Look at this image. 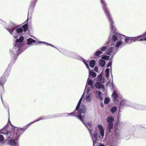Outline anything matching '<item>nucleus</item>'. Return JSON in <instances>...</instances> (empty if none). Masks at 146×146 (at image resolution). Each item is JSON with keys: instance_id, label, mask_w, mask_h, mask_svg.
I'll use <instances>...</instances> for the list:
<instances>
[{"instance_id": "39448f33", "label": "nucleus", "mask_w": 146, "mask_h": 146, "mask_svg": "<svg viewBox=\"0 0 146 146\" xmlns=\"http://www.w3.org/2000/svg\"><path fill=\"white\" fill-rule=\"evenodd\" d=\"M12 27L7 29L8 31L15 38H18L19 36V34L24 31H26L28 29L27 25H24L22 27L17 26L15 27V25L14 23H11L10 25Z\"/></svg>"}, {"instance_id": "6ab92c4d", "label": "nucleus", "mask_w": 146, "mask_h": 146, "mask_svg": "<svg viewBox=\"0 0 146 146\" xmlns=\"http://www.w3.org/2000/svg\"><path fill=\"white\" fill-rule=\"evenodd\" d=\"M142 106L139 105H136L135 106H133V108L136 109H137L140 110H143V109L142 108Z\"/></svg>"}, {"instance_id": "2eb2a0df", "label": "nucleus", "mask_w": 146, "mask_h": 146, "mask_svg": "<svg viewBox=\"0 0 146 146\" xmlns=\"http://www.w3.org/2000/svg\"><path fill=\"white\" fill-rule=\"evenodd\" d=\"M96 96L97 98L100 100H102V98L101 96L102 93L100 91H97L96 92Z\"/></svg>"}, {"instance_id": "aec40b11", "label": "nucleus", "mask_w": 146, "mask_h": 146, "mask_svg": "<svg viewBox=\"0 0 146 146\" xmlns=\"http://www.w3.org/2000/svg\"><path fill=\"white\" fill-rule=\"evenodd\" d=\"M95 64V61L94 60L91 61L89 63V65L91 67H93Z\"/></svg>"}, {"instance_id": "473e14b6", "label": "nucleus", "mask_w": 146, "mask_h": 146, "mask_svg": "<svg viewBox=\"0 0 146 146\" xmlns=\"http://www.w3.org/2000/svg\"><path fill=\"white\" fill-rule=\"evenodd\" d=\"M111 62H110L108 64L107 67H109L110 66H111Z\"/></svg>"}, {"instance_id": "f8f14e48", "label": "nucleus", "mask_w": 146, "mask_h": 146, "mask_svg": "<svg viewBox=\"0 0 146 146\" xmlns=\"http://www.w3.org/2000/svg\"><path fill=\"white\" fill-rule=\"evenodd\" d=\"M109 58V57L108 56H104L102 57V59L100 60V64L102 67L104 66L105 65L106 62L104 60H108Z\"/></svg>"}, {"instance_id": "c9c22d12", "label": "nucleus", "mask_w": 146, "mask_h": 146, "mask_svg": "<svg viewBox=\"0 0 146 146\" xmlns=\"http://www.w3.org/2000/svg\"><path fill=\"white\" fill-rule=\"evenodd\" d=\"M9 122H10V121L9 119Z\"/></svg>"}, {"instance_id": "1a4fd4ad", "label": "nucleus", "mask_w": 146, "mask_h": 146, "mask_svg": "<svg viewBox=\"0 0 146 146\" xmlns=\"http://www.w3.org/2000/svg\"><path fill=\"white\" fill-rule=\"evenodd\" d=\"M114 120V118L111 116H109L107 118V121L108 123L110 132H111V130L113 129V122Z\"/></svg>"}, {"instance_id": "a211bd4d", "label": "nucleus", "mask_w": 146, "mask_h": 146, "mask_svg": "<svg viewBox=\"0 0 146 146\" xmlns=\"http://www.w3.org/2000/svg\"><path fill=\"white\" fill-rule=\"evenodd\" d=\"M96 80L98 81H99L100 82L103 83L104 81L103 79H102V76L100 75H99L97 78Z\"/></svg>"}, {"instance_id": "f3484780", "label": "nucleus", "mask_w": 146, "mask_h": 146, "mask_svg": "<svg viewBox=\"0 0 146 146\" xmlns=\"http://www.w3.org/2000/svg\"><path fill=\"white\" fill-rule=\"evenodd\" d=\"M96 76V74L95 73L90 70H89V78H94Z\"/></svg>"}, {"instance_id": "cd10ccee", "label": "nucleus", "mask_w": 146, "mask_h": 146, "mask_svg": "<svg viewBox=\"0 0 146 146\" xmlns=\"http://www.w3.org/2000/svg\"><path fill=\"white\" fill-rule=\"evenodd\" d=\"M3 141V135H0V142H2Z\"/></svg>"}, {"instance_id": "7c9ffc66", "label": "nucleus", "mask_w": 146, "mask_h": 146, "mask_svg": "<svg viewBox=\"0 0 146 146\" xmlns=\"http://www.w3.org/2000/svg\"><path fill=\"white\" fill-rule=\"evenodd\" d=\"M121 123L119 121H118L116 122V125H117V127L118 125H120Z\"/></svg>"}, {"instance_id": "5701e85b", "label": "nucleus", "mask_w": 146, "mask_h": 146, "mask_svg": "<svg viewBox=\"0 0 146 146\" xmlns=\"http://www.w3.org/2000/svg\"><path fill=\"white\" fill-rule=\"evenodd\" d=\"M110 100V99L109 98L106 97L104 99V103L105 104H107L108 103Z\"/></svg>"}, {"instance_id": "20e7f679", "label": "nucleus", "mask_w": 146, "mask_h": 146, "mask_svg": "<svg viewBox=\"0 0 146 146\" xmlns=\"http://www.w3.org/2000/svg\"><path fill=\"white\" fill-rule=\"evenodd\" d=\"M15 130L16 131L15 134L10 131H7L5 129H2L1 131V133L6 135L9 138L11 137L12 139L8 143V144L11 146H18V143L17 139L24 131L23 129H17V127L15 128Z\"/></svg>"}, {"instance_id": "f03ea898", "label": "nucleus", "mask_w": 146, "mask_h": 146, "mask_svg": "<svg viewBox=\"0 0 146 146\" xmlns=\"http://www.w3.org/2000/svg\"><path fill=\"white\" fill-rule=\"evenodd\" d=\"M84 96V99L86 102H90L92 100V90L90 88L85 89L84 94L82 96L80 100L76 109L71 113H68L69 115L73 114V115H77L81 114V112L85 113L86 111V106L83 104L80 105L83 98Z\"/></svg>"}, {"instance_id": "f704fd0d", "label": "nucleus", "mask_w": 146, "mask_h": 146, "mask_svg": "<svg viewBox=\"0 0 146 146\" xmlns=\"http://www.w3.org/2000/svg\"><path fill=\"white\" fill-rule=\"evenodd\" d=\"M103 106V104H102V105H101V106Z\"/></svg>"}, {"instance_id": "bb28decb", "label": "nucleus", "mask_w": 146, "mask_h": 146, "mask_svg": "<svg viewBox=\"0 0 146 146\" xmlns=\"http://www.w3.org/2000/svg\"><path fill=\"white\" fill-rule=\"evenodd\" d=\"M39 43H44L45 44H46L47 45H50L51 46H52V47H54L56 48L55 47H54V46H53L52 44H48L47 43H46V42H44L40 41V42H39Z\"/></svg>"}, {"instance_id": "6e6552de", "label": "nucleus", "mask_w": 146, "mask_h": 146, "mask_svg": "<svg viewBox=\"0 0 146 146\" xmlns=\"http://www.w3.org/2000/svg\"><path fill=\"white\" fill-rule=\"evenodd\" d=\"M84 114L83 113H82V112H81V114H80V115H74L75 116L77 117L82 122V123L85 125L88 128L89 131L92 130H90L89 129V128L88 125L90 127L92 126V123L91 122H88L87 123H86L84 122Z\"/></svg>"}, {"instance_id": "7ed1b4c3", "label": "nucleus", "mask_w": 146, "mask_h": 146, "mask_svg": "<svg viewBox=\"0 0 146 146\" xmlns=\"http://www.w3.org/2000/svg\"><path fill=\"white\" fill-rule=\"evenodd\" d=\"M91 136L93 141V146H105L104 145L98 143V137L100 139L103 138L104 134V129L102 125L99 124L97 126V129H93L92 130H89ZM113 142L110 144V146H114Z\"/></svg>"}, {"instance_id": "c756f323", "label": "nucleus", "mask_w": 146, "mask_h": 146, "mask_svg": "<svg viewBox=\"0 0 146 146\" xmlns=\"http://www.w3.org/2000/svg\"><path fill=\"white\" fill-rule=\"evenodd\" d=\"M84 63L85 64V65L86 66L87 68L88 69H89V66L88 65V62H86L84 60Z\"/></svg>"}, {"instance_id": "9b49d317", "label": "nucleus", "mask_w": 146, "mask_h": 146, "mask_svg": "<svg viewBox=\"0 0 146 146\" xmlns=\"http://www.w3.org/2000/svg\"><path fill=\"white\" fill-rule=\"evenodd\" d=\"M119 96V93L116 91H114L111 95L113 101L115 103L118 102V98Z\"/></svg>"}, {"instance_id": "a878e982", "label": "nucleus", "mask_w": 146, "mask_h": 146, "mask_svg": "<svg viewBox=\"0 0 146 146\" xmlns=\"http://www.w3.org/2000/svg\"><path fill=\"white\" fill-rule=\"evenodd\" d=\"M115 134L117 136H119V128L117 127H116L115 130Z\"/></svg>"}, {"instance_id": "423d86ee", "label": "nucleus", "mask_w": 146, "mask_h": 146, "mask_svg": "<svg viewBox=\"0 0 146 146\" xmlns=\"http://www.w3.org/2000/svg\"><path fill=\"white\" fill-rule=\"evenodd\" d=\"M24 38L23 36H21L19 39H17L15 46L13 48L11 52L14 54L19 53V51L21 49L22 43Z\"/></svg>"}, {"instance_id": "b1692460", "label": "nucleus", "mask_w": 146, "mask_h": 146, "mask_svg": "<svg viewBox=\"0 0 146 146\" xmlns=\"http://www.w3.org/2000/svg\"><path fill=\"white\" fill-rule=\"evenodd\" d=\"M6 81L5 79L3 77H2L1 78L0 81V83L1 84H2L4 83Z\"/></svg>"}, {"instance_id": "0eeeda50", "label": "nucleus", "mask_w": 146, "mask_h": 146, "mask_svg": "<svg viewBox=\"0 0 146 146\" xmlns=\"http://www.w3.org/2000/svg\"><path fill=\"white\" fill-rule=\"evenodd\" d=\"M145 40L146 41V33L143 35H141L137 37H125V41L126 43H130L136 40L140 41Z\"/></svg>"}, {"instance_id": "412c9836", "label": "nucleus", "mask_w": 146, "mask_h": 146, "mask_svg": "<svg viewBox=\"0 0 146 146\" xmlns=\"http://www.w3.org/2000/svg\"><path fill=\"white\" fill-rule=\"evenodd\" d=\"M117 109V107L116 106H113L112 107L110 111L111 113H113L115 112Z\"/></svg>"}, {"instance_id": "4468645a", "label": "nucleus", "mask_w": 146, "mask_h": 146, "mask_svg": "<svg viewBox=\"0 0 146 146\" xmlns=\"http://www.w3.org/2000/svg\"><path fill=\"white\" fill-rule=\"evenodd\" d=\"M96 87L98 88V89L102 90L104 88V85L101 84L99 82H97L95 84Z\"/></svg>"}, {"instance_id": "2f4dec72", "label": "nucleus", "mask_w": 146, "mask_h": 146, "mask_svg": "<svg viewBox=\"0 0 146 146\" xmlns=\"http://www.w3.org/2000/svg\"><path fill=\"white\" fill-rule=\"evenodd\" d=\"M94 70L97 72H98V67H96L94 68Z\"/></svg>"}, {"instance_id": "72a5a7b5", "label": "nucleus", "mask_w": 146, "mask_h": 146, "mask_svg": "<svg viewBox=\"0 0 146 146\" xmlns=\"http://www.w3.org/2000/svg\"><path fill=\"white\" fill-rule=\"evenodd\" d=\"M38 119V120H36V121H35L34 122H35V121H39V120H41V119Z\"/></svg>"}, {"instance_id": "4be33fe9", "label": "nucleus", "mask_w": 146, "mask_h": 146, "mask_svg": "<svg viewBox=\"0 0 146 146\" xmlns=\"http://www.w3.org/2000/svg\"><path fill=\"white\" fill-rule=\"evenodd\" d=\"M109 71L110 69L109 68H107L105 70L106 75L107 78H108L109 76Z\"/></svg>"}, {"instance_id": "9d476101", "label": "nucleus", "mask_w": 146, "mask_h": 146, "mask_svg": "<svg viewBox=\"0 0 146 146\" xmlns=\"http://www.w3.org/2000/svg\"><path fill=\"white\" fill-rule=\"evenodd\" d=\"M93 84V80L89 78L87 81L86 89L90 88L92 90L93 88H94Z\"/></svg>"}, {"instance_id": "dca6fc26", "label": "nucleus", "mask_w": 146, "mask_h": 146, "mask_svg": "<svg viewBox=\"0 0 146 146\" xmlns=\"http://www.w3.org/2000/svg\"><path fill=\"white\" fill-rule=\"evenodd\" d=\"M36 41V40L31 38H29L27 40V44L29 46L31 45L33 43H35Z\"/></svg>"}, {"instance_id": "f257e3e1", "label": "nucleus", "mask_w": 146, "mask_h": 146, "mask_svg": "<svg viewBox=\"0 0 146 146\" xmlns=\"http://www.w3.org/2000/svg\"><path fill=\"white\" fill-rule=\"evenodd\" d=\"M101 1L103 7L109 20L110 23L111 24L110 28L111 29V33L112 34V32L113 33L111 38H110L111 43L110 45L112 46L115 44V50L113 46L110 47L108 49L106 52V54L110 55L111 54L115 53L117 49L123 45V43L122 41V37H124L125 36L117 33V30L115 27L114 23L109 12V9L106 7V5L104 1L101 0Z\"/></svg>"}, {"instance_id": "ddd939ff", "label": "nucleus", "mask_w": 146, "mask_h": 146, "mask_svg": "<svg viewBox=\"0 0 146 146\" xmlns=\"http://www.w3.org/2000/svg\"><path fill=\"white\" fill-rule=\"evenodd\" d=\"M128 104V101L123 99H121L120 102L119 108L121 109L122 107L127 106L129 105Z\"/></svg>"}, {"instance_id": "393cba45", "label": "nucleus", "mask_w": 146, "mask_h": 146, "mask_svg": "<svg viewBox=\"0 0 146 146\" xmlns=\"http://www.w3.org/2000/svg\"><path fill=\"white\" fill-rule=\"evenodd\" d=\"M102 52L100 50H98L97 51L95 54V55L96 56H99L100 54H102Z\"/></svg>"}, {"instance_id": "c85d7f7f", "label": "nucleus", "mask_w": 146, "mask_h": 146, "mask_svg": "<svg viewBox=\"0 0 146 146\" xmlns=\"http://www.w3.org/2000/svg\"><path fill=\"white\" fill-rule=\"evenodd\" d=\"M107 48L106 46H103L101 48V50L102 51L104 52L106 50Z\"/></svg>"}]
</instances>
